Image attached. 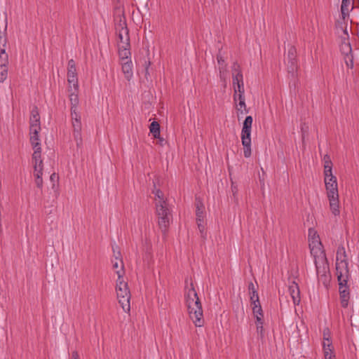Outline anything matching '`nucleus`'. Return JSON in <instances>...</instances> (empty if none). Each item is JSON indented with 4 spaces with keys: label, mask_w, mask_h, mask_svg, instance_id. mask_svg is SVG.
I'll return each mask as SVG.
<instances>
[{
    "label": "nucleus",
    "mask_w": 359,
    "mask_h": 359,
    "mask_svg": "<svg viewBox=\"0 0 359 359\" xmlns=\"http://www.w3.org/2000/svg\"><path fill=\"white\" fill-rule=\"evenodd\" d=\"M153 193L154 194L155 204L166 202L164 198V194L160 189H155Z\"/></svg>",
    "instance_id": "393cba45"
},
{
    "label": "nucleus",
    "mask_w": 359,
    "mask_h": 359,
    "mask_svg": "<svg viewBox=\"0 0 359 359\" xmlns=\"http://www.w3.org/2000/svg\"><path fill=\"white\" fill-rule=\"evenodd\" d=\"M248 290H249V292H252L253 290H256L255 287L252 283H250L248 285Z\"/></svg>",
    "instance_id": "58836bf2"
},
{
    "label": "nucleus",
    "mask_w": 359,
    "mask_h": 359,
    "mask_svg": "<svg viewBox=\"0 0 359 359\" xmlns=\"http://www.w3.org/2000/svg\"><path fill=\"white\" fill-rule=\"evenodd\" d=\"M29 140L34 151L41 152V140L39 135L29 134Z\"/></svg>",
    "instance_id": "aec40b11"
},
{
    "label": "nucleus",
    "mask_w": 359,
    "mask_h": 359,
    "mask_svg": "<svg viewBox=\"0 0 359 359\" xmlns=\"http://www.w3.org/2000/svg\"><path fill=\"white\" fill-rule=\"evenodd\" d=\"M1 80L5 79L7 76V69H1Z\"/></svg>",
    "instance_id": "4c0bfd02"
},
{
    "label": "nucleus",
    "mask_w": 359,
    "mask_h": 359,
    "mask_svg": "<svg viewBox=\"0 0 359 359\" xmlns=\"http://www.w3.org/2000/svg\"><path fill=\"white\" fill-rule=\"evenodd\" d=\"M336 271L337 279L344 281L343 278H349L347 256L344 247H339L337 251Z\"/></svg>",
    "instance_id": "423d86ee"
},
{
    "label": "nucleus",
    "mask_w": 359,
    "mask_h": 359,
    "mask_svg": "<svg viewBox=\"0 0 359 359\" xmlns=\"http://www.w3.org/2000/svg\"><path fill=\"white\" fill-rule=\"evenodd\" d=\"M41 131L40 116L38 111L32 110L30 116L29 134L39 135Z\"/></svg>",
    "instance_id": "ddd939ff"
},
{
    "label": "nucleus",
    "mask_w": 359,
    "mask_h": 359,
    "mask_svg": "<svg viewBox=\"0 0 359 359\" xmlns=\"http://www.w3.org/2000/svg\"><path fill=\"white\" fill-rule=\"evenodd\" d=\"M156 211L158 217V224L160 227L165 231L170 222V210L167 203H156Z\"/></svg>",
    "instance_id": "6e6552de"
},
{
    "label": "nucleus",
    "mask_w": 359,
    "mask_h": 359,
    "mask_svg": "<svg viewBox=\"0 0 359 359\" xmlns=\"http://www.w3.org/2000/svg\"><path fill=\"white\" fill-rule=\"evenodd\" d=\"M217 62L219 66L224 65V61L221 57H217Z\"/></svg>",
    "instance_id": "ea45409f"
},
{
    "label": "nucleus",
    "mask_w": 359,
    "mask_h": 359,
    "mask_svg": "<svg viewBox=\"0 0 359 359\" xmlns=\"http://www.w3.org/2000/svg\"><path fill=\"white\" fill-rule=\"evenodd\" d=\"M324 182L327 196L339 194L337 177L332 174V163L328 155L323 157Z\"/></svg>",
    "instance_id": "7ed1b4c3"
},
{
    "label": "nucleus",
    "mask_w": 359,
    "mask_h": 359,
    "mask_svg": "<svg viewBox=\"0 0 359 359\" xmlns=\"http://www.w3.org/2000/svg\"><path fill=\"white\" fill-rule=\"evenodd\" d=\"M118 37L120 39L118 44L125 45L126 43H129L128 32L126 27H122L120 29Z\"/></svg>",
    "instance_id": "4be33fe9"
},
{
    "label": "nucleus",
    "mask_w": 359,
    "mask_h": 359,
    "mask_svg": "<svg viewBox=\"0 0 359 359\" xmlns=\"http://www.w3.org/2000/svg\"><path fill=\"white\" fill-rule=\"evenodd\" d=\"M344 281L338 279L339 290L340 295L341 305L344 308H346L349 301V290L347 285L348 278H343Z\"/></svg>",
    "instance_id": "9b49d317"
},
{
    "label": "nucleus",
    "mask_w": 359,
    "mask_h": 359,
    "mask_svg": "<svg viewBox=\"0 0 359 359\" xmlns=\"http://www.w3.org/2000/svg\"><path fill=\"white\" fill-rule=\"evenodd\" d=\"M1 55L6 54V52H5L4 49H1Z\"/></svg>",
    "instance_id": "c03bdc74"
},
{
    "label": "nucleus",
    "mask_w": 359,
    "mask_h": 359,
    "mask_svg": "<svg viewBox=\"0 0 359 359\" xmlns=\"http://www.w3.org/2000/svg\"><path fill=\"white\" fill-rule=\"evenodd\" d=\"M67 81L69 83V88L74 91H78L79 83L77 78V72L75 62L73 60H70L68 62L67 66Z\"/></svg>",
    "instance_id": "9d476101"
},
{
    "label": "nucleus",
    "mask_w": 359,
    "mask_h": 359,
    "mask_svg": "<svg viewBox=\"0 0 359 359\" xmlns=\"http://www.w3.org/2000/svg\"><path fill=\"white\" fill-rule=\"evenodd\" d=\"M72 359H79V355L76 353L73 354Z\"/></svg>",
    "instance_id": "79ce46f5"
},
{
    "label": "nucleus",
    "mask_w": 359,
    "mask_h": 359,
    "mask_svg": "<svg viewBox=\"0 0 359 359\" xmlns=\"http://www.w3.org/2000/svg\"><path fill=\"white\" fill-rule=\"evenodd\" d=\"M289 292L292 299L294 305H298L300 302V291L297 283L293 281L289 285Z\"/></svg>",
    "instance_id": "6ab92c4d"
},
{
    "label": "nucleus",
    "mask_w": 359,
    "mask_h": 359,
    "mask_svg": "<svg viewBox=\"0 0 359 359\" xmlns=\"http://www.w3.org/2000/svg\"><path fill=\"white\" fill-rule=\"evenodd\" d=\"M198 226L201 234H203L205 233V225L203 221L198 222Z\"/></svg>",
    "instance_id": "c9c22d12"
},
{
    "label": "nucleus",
    "mask_w": 359,
    "mask_h": 359,
    "mask_svg": "<svg viewBox=\"0 0 359 359\" xmlns=\"http://www.w3.org/2000/svg\"><path fill=\"white\" fill-rule=\"evenodd\" d=\"M327 198L332 213L335 216L339 215L340 213L339 194L328 196Z\"/></svg>",
    "instance_id": "a211bd4d"
},
{
    "label": "nucleus",
    "mask_w": 359,
    "mask_h": 359,
    "mask_svg": "<svg viewBox=\"0 0 359 359\" xmlns=\"http://www.w3.org/2000/svg\"><path fill=\"white\" fill-rule=\"evenodd\" d=\"M118 56L120 62H127L128 60H131L130 43H126L125 45L118 44Z\"/></svg>",
    "instance_id": "f3484780"
},
{
    "label": "nucleus",
    "mask_w": 359,
    "mask_h": 359,
    "mask_svg": "<svg viewBox=\"0 0 359 359\" xmlns=\"http://www.w3.org/2000/svg\"><path fill=\"white\" fill-rule=\"evenodd\" d=\"M353 8V0H342L341 11L344 18L347 15Z\"/></svg>",
    "instance_id": "412c9836"
},
{
    "label": "nucleus",
    "mask_w": 359,
    "mask_h": 359,
    "mask_svg": "<svg viewBox=\"0 0 359 359\" xmlns=\"http://www.w3.org/2000/svg\"><path fill=\"white\" fill-rule=\"evenodd\" d=\"M253 316L255 318V320H264V313H261L260 315H253Z\"/></svg>",
    "instance_id": "e433bc0d"
},
{
    "label": "nucleus",
    "mask_w": 359,
    "mask_h": 359,
    "mask_svg": "<svg viewBox=\"0 0 359 359\" xmlns=\"http://www.w3.org/2000/svg\"><path fill=\"white\" fill-rule=\"evenodd\" d=\"M252 306V310L253 315H260L261 313H263V311L261 306L260 303H255L251 304Z\"/></svg>",
    "instance_id": "c85d7f7f"
},
{
    "label": "nucleus",
    "mask_w": 359,
    "mask_h": 359,
    "mask_svg": "<svg viewBox=\"0 0 359 359\" xmlns=\"http://www.w3.org/2000/svg\"><path fill=\"white\" fill-rule=\"evenodd\" d=\"M71 117H72V125L73 127V136L76 142V144L79 146L82 142L81 138V129L82 124L81 121V115L79 111H76V109L71 110Z\"/></svg>",
    "instance_id": "1a4fd4ad"
},
{
    "label": "nucleus",
    "mask_w": 359,
    "mask_h": 359,
    "mask_svg": "<svg viewBox=\"0 0 359 359\" xmlns=\"http://www.w3.org/2000/svg\"><path fill=\"white\" fill-rule=\"evenodd\" d=\"M232 191H233V195H235L237 191L236 187H232Z\"/></svg>",
    "instance_id": "a19ab883"
},
{
    "label": "nucleus",
    "mask_w": 359,
    "mask_h": 359,
    "mask_svg": "<svg viewBox=\"0 0 359 359\" xmlns=\"http://www.w3.org/2000/svg\"><path fill=\"white\" fill-rule=\"evenodd\" d=\"M116 292L117 299L123 310L126 313H129L130 311V292L128 283L124 280V278L116 280Z\"/></svg>",
    "instance_id": "39448f33"
},
{
    "label": "nucleus",
    "mask_w": 359,
    "mask_h": 359,
    "mask_svg": "<svg viewBox=\"0 0 359 359\" xmlns=\"http://www.w3.org/2000/svg\"><path fill=\"white\" fill-rule=\"evenodd\" d=\"M253 119L251 116H248L243 123L241 130V142L243 146V154L245 158H249L252 154L251 149V130Z\"/></svg>",
    "instance_id": "20e7f679"
},
{
    "label": "nucleus",
    "mask_w": 359,
    "mask_h": 359,
    "mask_svg": "<svg viewBox=\"0 0 359 359\" xmlns=\"http://www.w3.org/2000/svg\"><path fill=\"white\" fill-rule=\"evenodd\" d=\"M111 266L112 269L118 276L117 279L123 278L125 275L124 264L120 252L114 253V258L111 259Z\"/></svg>",
    "instance_id": "f8f14e48"
},
{
    "label": "nucleus",
    "mask_w": 359,
    "mask_h": 359,
    "mask_svg": "<svg viewBox=\"0 0 359 359\" xmlns=\"http://www.w3.org/2000/svg\"><path fill=\"white\" fill-rule=\"evenodd\" d=\"M308 236L310 252L314 259L318 280L327 287L331 280V275L319 235L314 229H309Z\"/></svg>",
    "instance_id": "f257e3e1"
},
{
    "label": "nucleus",
    "mask_w": 359,
    "mask_h": 359,
    "mask_svg": "<svg viewBox=\"0 0 359 359\" xmlns=\"http://www.w3.org/2000/svg\"><path fill=\"white\" fill-rule=\"evenodd\" d=\"M324 359H336V355L334 351V352H328L326 351L325 353H323Z\"/></svg>",
    "instance_id": "72a5a7b5"
},
{
    "label": "nucleus",
    "mask_w": 359,
    "mask_h": 359,
    "mask_svg": "<svg viewBox=\"0 0 359 359\" xmlns=\"http://www.w3.org/2000/svg\"><path fill=\"white\" fill-rule=\"evenodd\" d=\"M184 297L190 318L196 327H202L204 324L202 305L192 283L186 287Z\"/></svg>",
    "instance_id": "f03ea898"
},
{
    "label": "nucleus",
    "mask_w": 359,
    "mask_h": 359,
    "mask_svg": "<svg viewBox=\"0 0 359 359\" xmlns=\"http://www.w3.org/2000/svg\"><path fill=\"white\" fill-rule=\"evenodd\" d=\"M159 140L160 143L162 144L163 142V139L160 137V138H158Z\"/></svg>",
    "instance_id": "37998d69"
},
{
    "label": "nucleus",
    "mask_w": 359,
    "mask_h": 359,
    "mask_svg": "<svg viewBox=\"0 0 359 359\" xmlns=\"http://www.w3.org/2000/svg\"><path fill=\"white\" fill-rule=\"evenodd\" d=\"M69 90L72 91V93L69 95V100L72 104L71 110L76 109V111H78L79 97L76 93L77 91H74L70 88Z\"/></svg>",
    "instance_id": "b1692460"
},
{
    "label": "nucleus",
    "mask_w": 359,
    "mask_h": 359,
    "mask_svg": "<svg viewBox=\"0 0 359 359\" xmlns=\"http://www.w3.org/2000/svg\"><path fill=\"white\" fill-rule=\"evenodd\" d=\"M243 83V74L240 72L233 74V86Z\"/></svg>",
    "instance_id": "cd10ccee"
},
{
    "label": "nucleus",
    "mask_w": 359,
    "mask_h": 359,
    "mask_svg": "<svg viewBox=\"0 0 359 359\" xmlns=\"http://www.w3.org/2000/svg\"><path fill=\"white\" fill-rule=\"evenodd\" d=\"M121 65V71L124 75L125 79L130 81L133 78V65L131 60H128L127 62H120Z\"/></svg>",
    "instance_id": "4468645a"
},
{
    "label": "nucleus",
    "mask_w": 359,
    "mask_h": 359,
    "mask_svg": "<svg viewBox=\"0 0 359 359\" xmlns=\"http://www.w3.org/2000/svg\"><path fill=\"white\" fill-rule=\"evenodd\" d=\"M234 90L233 97L239 96L240 95H244L245 89H244V83H240L238 85L233 86Z\"/></svg>",
    "instance_id": "bb28decb"
},
{
    "label": "nucleus",
    "mask_w": 359,
    "mask_h": 359,
    "mask_svg": "<svg viewBox=\"0 0 359 359\" xmlns=\"http://www.w3.org/2000/svg\"><path fill=\"white\" fill-rule=\"evenodd\" d=\"M341 49L343 52L346 54V57L347 55H351L349 53L351 52V46L348 43H344L342 44Z\"/></svg>",
    "instance_id": "7c9ffc66"
},
{
    "label": "nucleus",
    "mask_w": 359,
    "mask_h": 359,
    "mask_svg": "<svg viewBox=\"0 0 359 359\" xmlns=\"http://www.w3.org/2000/svg\"><path fill=\"white\" fill-rule=\"evenodd\" d=\"M255 325L257 334L263 338L264 336V320H255Z\"/></svg>",
    "instance_id": "a878e982"
},
{
    "label": "nucleus",
    "mask_w": 359,
    "mask_h": 359,
    "mask_svg": "<svg viewBox=\"0 0 359 359\" xmlns=\"http://www.w3.org/2000/svg\"><path fill=\"white\" fill-rule=\"evenodd\" d=\"M346 65L348 68H352L353 67V62L352 55H347L345 57Z\"/></svg>",
    "instance_id": "f704fd0d"
},
{
    "label": "nucleus",
    "mask_w": 359,
    "mask_h": 359,
    "mask_svg": "<svg viewBox=\"0 0 359 359\" xmlns=\"http://www.w3.org/2000/svg\"><path fill=\"white\" fill-rule=\"evenodd\" d=\"M150 133L153 135L154 138H160L161 131L160 125L156 121H153L149 126Z\"/></svg>",
    "instance_id": "5701e85b"
},
{
    "label": "nucleus",
    "mask_w": 359,
    "mask_h": 359,
    "mask_svg": "<svg viewBox=\"0 0 359 359\" xmlns=\"http://www.w3.org/2000/svg\"><path fill=\"white\" fill-rule=\"evenodd\" d=\"M249 293L250 296L251 304L259 302V296L257 290H253L252 292H250Z\"/></svg>",
    "instance_id": "c756f323"
},
{
    "label": "nucleus",
    "mask_w": 359,
    "mask_h": 359,
    "mask_svg": "<svg viewBox=\"0 0 359 359\" xmlns=\"http://www.w3.org/2000/svg\"><path fill=\"white\" fill-rule=\"evenodd\" d=\"M233 101L235 103L236 109L238 111V116L239 117V114L241 115H244L248 112L247 109V107L245 101V96L240 95L239 96L234 97Z\"/></svg>",
    "instance_id": "dca6fc26"
},
{
    "label": "nucleus",
    "mask_w": 359,
    "mask_h": 359,
    "mask_svg": "<svg viewBox=\"0 0 359 359\" xmlns=\"http://www.w3.org/2000/svg\"><path fill=\"white\" fill-rule=\"evenodd\" d=\"M219 76L221 79H224L227 76V69L226 65H222L219 67Z\"/></svg>",
    "instance_id": "2f4dec72"
},
{
    "label": "nucleus",
    "mask_w": 359,
    "mask_h": 359,
    "mask_svg": "<svg viewBox=\"0 0 359 359\" xmlns=\"http://www.w3.org/2000/svg\"><path fill=\"white\" fill-rule=\"evenodd\" d=\"M32 164L33 166V176L37 187L41 188L43 186V164L41 158V152L34 151L32 157Z\"/></svg>",
    "instance_id": "0eeeda50"
},
{
    "label": "nucleus",
    "mask_w": 359,
    "mask_h": 359,
    "mask_svg": "<svg viewBox=\"0 0 359 359\" xmlns=\"http://www.w3.org/2000/svg\"><path fill=\"white\" fill-rule=\"evenodd\" d=\"M196 216L197 222H203L204 218V212L203 210H201L199 208H198L196 210Z\"/></svg>",
    "instance_id": "473e14b6"
},
{
    "label": "nucleus",
    "mask_w": 359,
    "mask_h": 359,
    "mask_svg": "<svg viewBox=\"0 0 359 359\" xmlns=\"http://www.w3.org/2000/svg\"><path fill=\"white\" fill-rule=\"evenodd\" d=\"M331 334L328 328H325L323 330V351L325 353L334 352V346L331 340Z\"/></svg>",
    "instance_id": "2eb2a0df"
}]
</instances>
